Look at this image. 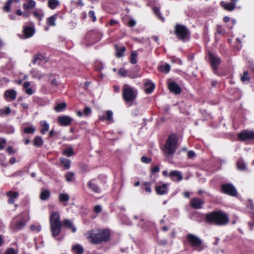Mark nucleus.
<instances>
[{"label": "nucleus", "mask_w": 254, "mask_h": 254, "mask_svg": "<svg viewBox=\"0 0 254 254\" xmlns=\"http://www.w3.org/2000/svg\"><path fill=\"white\" fill-rule=\"evenodd\" d=\"M49 221L52 235L55 238L60 235L62 227L71 230L73 233L76 230V228L69 220L64 219L61 222L60 214L57 211H53L51 213L49 217Z\"/></svg>", "instance_id": "obj_1"}, {"label": "nucleus", "mask_w": 254, "mask_h": 254, "mask_svg": "<svg viewBox=\"0 0 254 254\" xmlns=\"http://www.w3.org/2000/svg\"><path fill=\"white\" fill-rule=\"evenodd\" d=\"M205 222L209 224L225 226L228 224L229 218L226 212L222 210H216L206 214Z\"/></svg>", "instance_id": "obj_2"}, {"label": "nucleus", "mask_w": 254, "mask_h": 254, "mask_svg": "<svg viewBox=\"0 0 254 254\" xmlns=\"http://www.w3.org/2000/svg\"><path fill=\"white\" fill-rule=\"evenodd\" d=\"M86 238L94 245L101 244L110 240V232L107 229L92 230L86 233Z\"/></svg>", "instance_id": "obj_3"}, {"label": "nucleus", "mask_w": 254, "mask_h": 254, "mask_svg": "<svg viewBox=\"0 0 254 254\" xmlns=\"http://www.w3.org/2000/svg\"><path fill=\"white\" fill-rule=\"evenodd\" d=\"M107 183V176L100 175L97 178L89 180L87 183V187L90 191L96 194H100L106 189Z\"/></svg>", "instance_id": "obj_4"}, {"label": "nucleus", "mask_w": 254, "mask_h": 254, "mask_svg": "<svg viewBox=\"0 0 254 254\" xmlns=\"http://www.w3.org/2000/svg\"><path fill=\"white\" fill-rule=\"evenodd\" d=\"M137 96V90L129 85L125 84L122 88V98L126 105L131 106L132 103L136 100Z\"/></svg>", "instance_id": "obj_5"}, {"label": "nucleus", "mask_w": 254, "mask_h": 254, "mask_svg": "<svg viewBox=\"0 0 254 254\" xmlns=\"http://www.w3.org/2000/svg\"><path fill=\"white\" fill-rule=\"evenodd\" d=\"M178 142V138L176 134H170L164 146L163 151L167 156L173 155L177 149Z\"/></svg>", "instance_id": "obj_6"}, {"label": "nucleus", "mask_w": 254, "mask_h": 254, "mask_svg": "<svg viewBox=\"0 0 254 254\" xmlns=\"http://www.w3.org/2000/svg\"><path fill=\"white\" fill-rule=\"evenodd\" d=\"M174 34L179 40L185 42L190 40V32L185 25L176 24L174 26Z\"/></svg>", "instance_id": "obj_7"}, {"label": "nucleus", "mask_w": 254, "mask_h": 254, "mask_svg": "<svg viewBox=\"0 0 254 254\" xmlns=\"http://www.w3.org/2000/svg\"><path fill=\"white\" fill-rule=\"evenodd\" d=\"M188 244L195 250L200 252L203 250V241L196 236L189 234L186 236Z\"/></svg>", "instance_id": "obj_8"}, {"label": "nucleus", "mask_w": 254, "mask_h": 254, "mask_svg": "<svg viewBox=\"0 0 254 254\" xmlns=\"http://www.w3.org/2000/svg\"><path fill=\"white\" fill-rule=\"evenodd\" d=\"M28 220V219L21 216L15 217L10 223V229L14 232L20 231L25 227Z\"/></svg>", "instance_id": "obj_9"}, {"label": "nucleus", "mask_w": 254, "mask_h": 254, "mask_svg": "<svg viewBox=\"0 0 254 254\" xmlns=\"http://www.w3.org/2000/svg\"><path fill=\"white\" fill-rule=\"evenodd\" d=\"M208 56L209 62L214 73L217 75L221 76L218 71L219 66L221 62V58L210 52L208 53Z\"/></svg>", "instance_id": "obj_10"}, {"label": "nucleus", "mask_w": 254, "mask_h": 254, "mask_svg": "<svg viewBox=\"0 0 254 254\" xmlns=\"http://www.w3.org/2000/svg\"><path fill=\"white\" fill-rule=\"evenodd\" d=\"M237 136L241 141L254 140V131L245 129L239 133Z\"/></svg>", "instance_id": "obj_11"}, {"label": "nucleus", "mask_w": 254, "mask_h": 254, "mask_svg": "<svg viewBox=\"0 0 254 254\" xmlns=\"http://www.w3.org/2000/svg\"><path fill=\"white\" fill-rule=\"evenodd\" d=\"M221 190L223 193L230 196H236L238 194L236 189L231 184H223L221 186Z\"/></svg>", "instance_id": "obj_12"}, {"label": "nucleus", "mask_w": 254, "mask_h": 254, "mask_svg": "<svg viewBox=\"0 0 254 254\" xmlns=\"http://www.w3.org/2000/svg\"><path fill=\"white\" fill-rule=\"evenodd\" d=\"M204 200L198 197H192L190 201V206L194 209H200L203 208Z\"/></svg>", "instance_id": "obj_13"}, {"label": "nucleus", "mask_w": 254, "mask_h": 254, "mask_svg": "<svg viewBox=\"0 0 254 254\" xmlns=\"http://www.w3.org/2000/svg\"><path fill=\"white\" fill-rule=\"evenodd\" d=\"M156 193L158 195H164L168 193V185L163 182H159L155 187Z\"/></svg>", "instance_id": "obj_14"}, {"label": "nucleus", "mask_w": 254, "mask_h": 254, "mask_svg": "<svg viewBox=\"0 0 254 254\" xmlns=\"http://www.w3.org/2000/svg\"><path fill=\"white\" fill-rule=\"evenodd\" d=\"M73 119L68 116H60L57 118V123L61 126L66 127L70 125Z\"/></svg>", "instance_id": "obj_15"}, {"label": "nucleus", "mask_w": 254, "mask_h": 254, "mask_svg": "<svg viewBox=\"0 0 254 254\" xmlns=\"http://www.w3.org/2000/svg\"><path fill=\"white\" fill-rule=\"evenodd\" d=\"M16 92L13 89L6 90L4 93V98L7 101L14 100L16 98Z\"/></svg>", "instance_id": "obj_16"}, {"label": "nucleus", "mask_w": 254, "mask_h": 254, "mask_svg": "<svg viewBox=\"0 0 254 254\" xmlns=\"http://www.w3.org/2000/svg\"><path fill=\"white\" fill-rule=\"evenodd\" d=\"M238 0H231V2H225L223 1L220 2V5L225 10L232 11L236 7V4Z\"/></svg>", "instance_id": "obj_17"}, {"label": "nucleus", "mask_w": 254, "mask_h": 254, "mask_svg": "<svg viewBox=\"0 0 254 254\" xmlns=\"http://www.w3.org/2000/svg\"><path fill=\"white\" fill-rule=\"evenodd\" d=\"M118 74L121 76H123L124 77L127 76L131 78H135L139 76V73L135 72L133 73L131 71H128V72L127 71L123 68H120L118 70Z\"/></svg>", "instance_id": "obj_18"}, {"label": "nucleus", "mask_w": 254, "mask_h": 254, "mask_svg": "<svg viewBox=\"0 0 254 254\" xmlns=\"http://www.w3.org/2000/svg\"><path fill=\"white\" fill-rule=\"evenodd\" d=\"M169 177L174 182H180L183 180V175L181 172L177 170L172 171L169 174Z\"/></svg>", "instance_id": "obj_19"}, {"label": "nucleus", "mask_w": 254, "mask_h": 254, "mask_svg": "<svg viewBox=\"0 0 254 254\" xmlns=\"http://www.w3.org/2000/svg\"><path fill=\"white\" fill-rule=\"evenodd\" d=\"M168 88L170 92L175 94H179L182 91L181 88L177 83L174 82L169 83Z\"/></svg>", "instance_id": "obj_20"}, {"label": "nucleus", "mask_w": 254, "mask_h": 254, "mask_svg": "<svg viewBox=\"0 0 254 254\" xmlns=\"http://www.w3.org/2000/svg\"><path fill=\"white\" fill-rule=\"evenodd\" d=\"M113 113L112 111L108 110L106 111L105 115H101L99 117V119L101 121H104L105 120L113 123Z\"/></svg>", "instance_id": "obj_21"}, {"label": "nucleus", "mask_w": 254, "mask_h": 254, "mask_svg": "<svg viewBox=\"0 0 254 254\" xmlns=\"http://www.w3.org/2000/svg\"><path fill=\"white\" fill-rule=\"evenodd\" d=\"M18 192L16 191L10 190L6 192V195L8 197V203L12 204L14 203V199L18 196Z\"/></svg>", "instance_id": "obj_22"}, {"label": "nucleus", "mask_w": 254, "mask_h": 254, "mask_svg": "<svg viewBox=\"0 0 254 254\" xmlns=\"http://www.w3.org/2000/svg\"><path fill=\"white\" fill-rule=\"evenodd\" d=\"M145 92L147 94H150L155 89V84L150 80H147L144 83Z\"/></svg>", "instance_id": "obj_23"}, {"label": "nucleus", "mask_w": 254, "mask_h": 254, "mask_svg": "<svg viewBox=\"0 0 254 254\" xmlns=\"http://www.w3.org/2000/svg\"><path fill=\"white\" fill-rule=\"evenodd\" d=\"M35 33V29L31 26H25L23 28V33L27 38L32 37Z\"/></svg>", "instance_id": "obj_24"}, {"label": "nucleus", "mask_w": 254, "mask_h": 254, "mask_svg": "<svg viewBox=\"0 0 254 254\" xmlns=\"http://www.w3.org/2000/svg\"><path fill=\"white\" fill-rule=\"evenodd\" d=\"M116 51V56L118 58H120L124 56V53L126 51V48L125 46H119L115 45Z\"/></svg>", "instance_id": "obj_25"}, {"label": "nucleus", "mask_w": 254, "mask_h": 254, "mask_svg": "<svg viewBox=\"0 0 254 254\" xmlns=\"http://www.w3.org/2000/svg\"><path fill=\"white\" fill-rule=\"evenodd\" d=\"M19 2V0H8L5 4V5L3 7L2 9L6 12L10 11L11 5L13 2L18 3Z\"/></svg>", "instance_id": "obj_26"}, {"label": "nucleus", "mask_w": 254, "mask_h": 254, "mask_svg": "<svg viewBox=\"0 0 254 254\" xmlns=\"http://www.w3.org/2000/svg\"><path fill=\"white\" fill-rule=\"evenodd\" d=\"M60 163L64 166L65 170H68L70 167L71 161L70 160L65 158L61 157L60 159Z\"/></svg>", "instance_id": "obj_27"}, {"label": "nucleus", "mask_w": 254, "mask_h": 254, "mask_svg": "<svg viewBox=\"0 0 254 254\" xmlns=\"http://www.w3.org/2000/svg\"><path fill=\"white\" fill-rule=\"evenodd\" d=\"M58 17L57 14H55L50 17L47 18L46 24L49 26H56L55 21Z\"/></svg>", "instance_id": "obj_28"}, {"label": "nucleus", "mask_w": 254, "mask_h": 254, "mask_svg": "<svg viewBox=\"0 0 254 254\" xmlns=\"http://www.w3.org/2000/svg\"><path fill=\"white\" fill-rule=\"evenodd\" d=\"M158 69L164 73H168L170 71L171 66L169 64L165 63L164 64L159 65Z\"/></svg>", "instance_id": "obj_29"}, {"label": "nucleus", "mask_w": 254, "mask_h": 254, "mask_svg": "<svg viewBox=\"0 0 254 254\" xmlns=\"http://www.w3.org/2000/svg\"><path fill=\"white\" fill-rule=\"evenodd\" d=\"M33 144L36 147H41L43 144V140L42 137L40 136H35L33 141Z\"/></svg>", "instance_id": "obj_30"}, {"label": "nucleus", "mask_w": 254, "mask_h": 254, "mask_svg": "<svg viewBox=\"0 0 254 254\" xmlns=\"http://www.w3.org/2000/svg\"><path fill=\"white\" fill-rule=\"evenodd\" d=\"M40 125L42 128L40 130V132L42 134H45L49 129V124L46 121L40 122Z\"/></svg>", "instance_id": "obj_31"}, {"label": "nucleus", "mask_w": 254, "mask_h": 254, "mask_svg": "<svg viewBox=\"0 0 254 254\" xmlns=\"http://www.w3.org/2000/svg\"><path fill=\"white\" fill-rule=\"evenodd\" d=\"M50 191L49 190H44L40 193V198L42 200H46L50 196Z\"/></svg>", "instance_id": "obj_32"}, {"label": "nucleus", "mask_w": 254, "mask_h": 254, "mask_svg": "<svg viewBox=\"0 0 254 254\" xmlns=\"http://www.w3.org/2000/svg\"><path fill=\"white\" fill-rule=\"evenodd\" d=\"M137 52L136 51H131L130 53V56L129 57V61L131 64H134L137 63L136 58L137 57Z\"/></svg>", "instance_id": "obj_33"}, {"label": "nucleus", "mask_w": 254, "mask_h": 254, "mask_svg": "<svg viewBox=\"0 0 254 254\" xmlns=\"http://www.w3.org/2000/svg\"><path fill=\"white\" fill-rule=\"evenodd\" d=\"M31 73L33 77L38 78L39 80L44 77V75L38 70L32 69Z\"/></svg>", "instance_id": "obj_34"}, {"label": "nucleus", "mask_w": 254, "mask_h": 254, "mask_svg": "<svg viewBox=\"0 0 254 254\" xmlns=\"http://www.w3.org/2000/svg\"><path fill=\"white\" fill-rule=\"evenodd\" d=\"M63 155L71 157L74 155L73 149L72 147H69L63 150L62 152Z\"/></svg>", "instance_id": "obj_35"}, {"label": "nucleus", "mask_w": 254, "mask_h": 254, "mask_svg": "<svg viewBox=\"0 0 254 254\" xmlns=\"http://www.w3.org/2000/svg\"><path fill=\"white\" fill-rule=\"evenodd\" d=\"M72 250L74 251L76 254H83L84 253L83 247L79 245L73 246L72 247Z\"/></svg>", "instance_id": "obj_36"}, {"label": "nucleus", "mask_w": 254, "mask_h": 254, "mask_svg": "<svg viewBox=\"0 0 254 254\" xmlns=\"http://www.w3.org/2000/svg\"><path fill=\"white\" fill-rule=\"evenodd\" d=\"M60 4L58 0H48V5L51 9H54Z\"/></svg>", "instance_id": "obj_37"}, {"label": "nucleus", "mask_w": 254, "mask_h": 254, "mask_svg": "<svg viewBox=\"0 0 254 254\" xmlns=\"http://www.w3.org/2000/svg\"><path fill=\"white\" fill-rule=\"evenodd\" d=\"M44 57L41 54H37L34 56L32 62L33 64H35L38 62H42L44 61Z\"/></svg>", "instance_id": "obj_38"}, {"label": "nucleus", "mask_w": 254, "mask_h": 254, "mask_svg": "<svg viewBox=\"0 0 254 254\" xmlns=\"http://www.w3.org/2000/svg\"><path fill=\"white\" fill-rule=\"evenodd\" d=\"M36 2L33 0H30L27 3H24L23 5V8L25 10L29 9L35 6Z\"/></svg>", "instance_id": "obj_39"}, {"label": "nucleus", "mask_w": 254, "mask_h": 254, "mask_svg": "<svg viewBox=\"0 0 254 254\" xmlns=\"http://www.w3.org/2000/svg\"><path fill=\"white\" fill-rule=\"evenodd\" d=\"M32 14L34 17L37 19L39 21H41L42 20L44 16V14L41 10H34L33 11Z\"/></svg>", "instance_id": "obj_40"}, {"label": "nucleus", "mask_w": 254, "mask_h": 254, "mask_svg": "<svg viewBox=\"0 0 254 254\" xmlns=\"http://www.w3.org/2000/svg\"><path fill=\"white\" fill-rule=\"evenodd\" d=\"M35 131V128L32 126L26 127L23 128V132L26 134H33Z\"/></svg>", "instance_id": "obj_41"}, {"label": "nucleus", "mask_w": 254, "mask_h": 254, "mask_svg": "<svg viewBox=\"0 0 254 254\" xmlns=\"http://www.w3.org/2000/svg\"><path fill=\"white\" fill-rule=\"evenodd\" d=\"M66 106L65 103H58L57 105L54 108V109L57 112H60L64 110Z\"/></svg>", "instance_id": "obj_42"}, {"label": "nucleus", "mask_w": 254, "mask_h": 254, "mask_svg": "<svg viewBox=\"0 0 254 254\" xmlns=\"http://www.w3.org/2000/svg\"><path fill=\"white\" fill-rule=\"evenodd\" d=\"M237 168L241 171H245L247 169L246 165L242 160H239L237 163Z\"/></svg>", "instance_id": "obj_43"}, {"label": "nucleus", "mask_w": 254, "mask_h": 254, "mask_svg": "<svg viewBox=\"0 0 254 254\" xmlns=\"http://www.w3.org/2000/svg\"><path fill=\"white\" fill-rule=\"evenodd\" d=\"M74 173L71 172H68L65 174V180L68 182H72L74 179Z\"/></svg>", "instance_id": "obj_44"}, {"label": "nucleus", "mask_w": 254, "mask_h": 254, "mask_svg": "<svg viewBox=\"0 0 254 254\" xmlns=\"http://www.w3.org/2000/svg\"><path fill=\"white\" fill-rule=\"evenodd\" d=\"M153 11L155 14L157 15L158 18L161 20L162 21H164V17L161 15V14L160 12V9L159 7L157 6H155L153 8Z\"/></svg>", "instance_id": "obj_45"}, {"label": "nucleus", "mask_w": 254, "mask_h": 254, "mask_svg": "<svg viewBox=\"0 0 254 254\" xmlns=\"http://www.w3.org/2000/svg\"><path fill=\"white\" fill-rule=\"evenodd\" d=\"M96 36V33L93 31H89L87 33L85 38L86 40H88L91 42H94L92 40L93 37Z\"/></svg>", "instance_id": "obj_46"}, {"label": "nucleus", "mask_w": 254, "mask_h": 254, "mask_svg": "<svg viewBox=\"0 0 254 254\" xmlns=\"http://www.w3.org/2000/svg\"><path fill=\"white\" fill-rule=\"evenodd\" d=\"M226 34L225 29L221 25H218L215 32L216 34H219L221 36H224Z\"/></svg>", "instance_id": "obj_47"}, {"label": "nucleus", "mask_w": 254, "mask_h": 254, "mask_svg": "<svg viewBox=\"0 0 254 254\" xmlns=\"http://www.w3.org/2000/svg\"><path fill=\"white\" fill-rule=\"evenodd\" d=\"M69 199V195L66 193H61L59 196V200L60 202H66Z\"/></svg>", "instance_id": "obj_48"}, {"label": "nucleus", "mask_w": 254, "mask_h": 254, "mask_svg": "<svg viewBox=\"0 0 254 254\" xmlns=\"http://www.w3.org/2000/svg\"><path fill=\"white\" fill-rule=\"evenodd\" d=\"M11 113V109L8 107H6L4 109H0V116L3 115H8Z\"/></svg>", "instance_id": "obj_49"}, {"label": "nucleus", "mask_w": 254, "mask_h": 254, "mask_svg": "<svg viewBox=\"0 0 254 254\" xmlns=\"http://www.w3.org/2000/svg\"><path fill=\"white\" fill-rule=\"evenodd\" d=\"M250 77L249 76V73L247 71H245L243 72V75L241 77V80L242 82H245L246 81H249L250 80Z\"/></svg>", "instance_id": "obj_50"}, {"label": "nucleus", "mask_w": 254, "mask_h": 254, "mask_svg": "<svg viewBox=\"0 0 254 254\" xmlns=\"http://www.w3.org/2000/svg\"><path fill=\"white\" fill-rule=\"evenodd\" d=\"M17 250H15L13 248H8L5 251L4 254H18Z\"/></svg>", "instance_id": "obj_51"}, {"label": "nucleus", "mask_w": 254, "mask_h": 254, "mask_svg": "<svg viewBox=\"0 0 254 254\" xmlns=\"http://www.w3.org/2000/svg\"><path fill=\"white\" fill-rule=\"evenodd\" d=\"M160 168L158 165L153 166L150 171V177H151L152 175H154L155 173L159 172Z\"/></svg>", "instance_id": "obj_52"}, {"label": "nucleus", "mask_w": 254, "mask_h": 254, "mask_svg": "<svg viewBox=\"0 0 254 254\" xmlns=\"http://www.w3.org/2000/svg\"><path fill=\"white\" fill-rule=\"evenodd\" d=\"M88 16L90 18L92 19V21L93 22H95L97 20L95 12L93 10H91L89 11Z\"/></svg>", "instance_id": "obj_53"}, {"label": "nucleus", "mask_w": 254, "mask_h": 254, "mask_svg": "<svg viewBox=\"0 0 254 254\" xmlns=\"http://www.w3.org/2000/svg\"><path fill=\"white\" fill-rule=\"evenodd\" d=\"M151 185V182H144L143 185L145 186V190L147 192H151V189L150 188V186Z\"/></svg>", "instance_id": "obj_54"}, {"label": "nucleus", "mask_w": 254, "mask_h": 254, "mask_svg": "<svg viewBox=\"0 0 254 254\" xmlns=\"http://www.w3.org/2000/svg\"><path fill=\"white\" fill-rule=\"evenodd\" d=\"M141 161L143 163L149 164L151 162L152 159L151 158L146 157V156H143L141 157Z\"/></svg>", "instance_id": "obj_55"}, {"label": "nucleus", "mask_w": 254, "mask_h": 254, "mask_svg": "<svg viewBox=\"0 0 254 254\" xmlns=\"http://www.w3.org/2000/svg\"><path fill=\"white\" fill-rule=\"evenodd\" d=\"M102 207L99 205H95L93 207V211L96 214L100 213L102 211Z\"/></svg>", "instance_id": "obj_56"}, {"label": "nucleus", "mask_w": 254, "mask_h": 254, "mask_svg": "<svg viewBox=\"0 0 254 254\" xmlns=\"http://www.w3.org/2000/svg\"><path fill=\"white\" fill-rule=\"evenodd\" d=\"M6 142L4 138H0V150H3L4 148Z\"/></svg>", "instance_id": "obj_57"}, {"label": "nucleus", "mask_w": 254, "mask_h": 254, "mask_svg": "<svg viewBox=\"0 0 254 254\" xmlns=\"http://www.w3.org/2000/svg\"><path fill=\"white\" fill-rule=\"evenodd\" d=\"M91 113V110L89 107H86L83 110V114L85 116L89 115Z\"/></svg>", "instance_id": "obj_58"}, {"label": "nucleus", "mask_w": 254, "mask_h": 254, "mask_svg": "<svg viewBox=\"0 0 254 254\" xmlns=\"http://www.w3.org/2000/svg\"><path fill=\"white\" fill-rule=\"evenodd\" d=\"M136 24V22L133 19H130L127 22V25L130 27H134Z\"/></svg>", "instance_id": "obj_59"}, {"label": "nucleus", "mask_w": 254, "mask_h": 254, "mask_svg": "<svg viewBox=\"0 0 254 254\" xmlns=\"http://www.w3.org/2000/svg\"><path fill=\"white\" fill-rule=\"evenodd\" d=\"M195 155V152L193 150H190L187 153L188 157L192 158Z\"/></svg>", "instance_id": "obj_60"}, {"label": "nucleus", "mask_w": 254, "mask_h": 254, "mask_svg": "<svg viewBox=\"0 0 254 254\" xmlns=\"http://www.w3.org/2000/svg\"><path fill=\"white\" fill-rule=\"evenodd\" d=\"M25 92L27 94L31 95L34 93V91L31 88H28L25 89Z\"/></svg>", "instance_id": "obj_61"}, {"label": "nucleus", "mask_w": 254, "mask_h": 254, "mask_svg": "<svg viewBox=\"0 0 254 254\" xmlns=\"http://www.w3.org/2000/svg\"><path fill=\"white\" fill-rule=\"evenodd\" d=\"M56 134V131L53 129H51L49 133L48 136L49 137L52 138L54 137V136Z\"/></svg>", "instance_id": "obj_62"}, {"label": "nucleus", "mask_w": 254, "mask_h": 254, "mask_svg": "<svg viewBox=\"0 0 254 254\" xmlns=\"http://www.w3.org/2000/svg\"><path fill=\"white\" fill-rule=\"evenodd\" d=\"M31 85V83L29 81H26L25 82L23 85V87L24 89H26L28 88H29L30 86Z\"/></svg>", "instance_id": "obj_63"}, {"label": "nucleus", "mask_w": 254, "mask_h": 254, "mask_svg": "<svg viewBox=\"0 0 254 254\" xmlns=\"http://www.w3.org/2000/svg\"><path fill=\"white\" fill-rule=\"evenodd\" d=\"M247 207L251 209H254V204L252 201H249V203L247 204Z\"/></svg>", "instance_id": "obj_64"}]
</instances>
